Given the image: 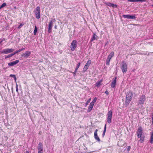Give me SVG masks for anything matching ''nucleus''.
I'll return each instance as SVG.
<instances>
[{
  "mask_svg": "<svg viewBox=\"0 0 153 153\" xmlns=\"http://www.w3.org/2000/svg\"><path fill=\"white\" fill-rule=\"evenodd\" d=\"M137 136L138 138H139L142 136L143 133V129L141 127H140L138 129L137 131Z\"/></svg>",
  "mask_w": 153,
  "mask_h": 153,
  "instance_id": "obj_7",
  "label": "nucleus"
},
{
  "mask_svg": "<svg viewBox=\"0 0 153 153\" xmlns=\"http://www.w3.org/2000/svg\"><path fill=\"white\" fill-rule=\"evenodd\" d=\"M97 100V98L96 97H95L93 100L91 102V103L92 104H94H94L96 102Z\"/></svg>",
  "mask_w": 153,
  "mask_h": 153,
  "instance_id": "obj_32",
  "label": "nucleus"
},
{
  "mask_svg": "<svg viewBox=\"0 0 153 153\" xmlns=\"http://www.w3.org/2000/svg\"><path fill=\"white\" fill-rule=\"evenodd\" d=\"M114 55V52H111L109 55L108 56V57L110 59H111V58Z\"/></svg>",
  "mask_w": 153,
  "mask_h": 153,
  "instance_id": "obj_20",
  "label": "nucleus"
},
{
  "mask_svg": "<svg viewBox=\"0 0 153 153\" xmlns=\"http://www.w3.org/2000/svg\"><path fill=\"white\" fill-rule=\"evenodd\" d=\"M105 93L107 94V95H108L109 94V92H108L107 90H106L105 92Z\"/></svg>",
  "mask_w": 153,
  "mask_h": 153,
  "instance_id": "obj_42",
  "label": "nucleus"
},
{
  "mask_svg": "<svg viewBox=\"0 0 153 153\" xmlns=\"http://www.w3.org/2000/svg\"><path fill=\"white\" fill-rule=\"evenodd\" d=\"M96 36H97H97H96L95 33H93V35L92 36V38L91 40V41L92 42L93 41H94V40L96 39H96Z\"/></svg>",
  "mask_w": 153,
  "mask_h": 153,
  "instance_id": "obj_17",
  "label": "nucleus"
},
{
  "mask_svg": "<svg viewBox=\"0 0 153 153\" xmlns=\"http://www.w3.org/2000/svg\"><path fill=\"white\" fill-rule=\"evenodd\" d=\"M143 55H149V53H148V52H146V53H143Z\"/></svg>",
  "mask_w": 153,
  "mask_h": 153,
  "instance_id": "obj_43",
  "label": "nucleus"
},
{
  "mask_svg": "<svg viewBox=\"0 0 153 153\" xmlns=\"http://www.w3.org/2000/svg\"><path fill=\"white\" fill-rule=\"evenodd\" d=\"M94 105V104H92L90 103V105H89L88 108L87 110V112H90L92 110L93 107V106Z\"/></svg>",
  "mask_w": 153,
  "mask_h": 153,
  "instance_id": "obj_16",
  "label": "nucleus"
},
{
  "mask_svg": "<svg viewBox=\"0 0 153 153\" xmlns=\"http://www.w3.org/2000/svg\"><path fill=\"white\" fill-rule=\"evenodd\" d=\"M38 153H43V151H38Z\"/></svg>",
  "mask_w": 153,
  "mask_h": 153,
  "instance_id": "obj_46",
  "label": "nucleus"
},
{
  "mask_svg": "<svg viewBox=\"0 0 153 153\" xmlns=\"http://www.w3.org/2000/svg\"><path fill=\"white\" fill-rule=\"evenodd\" d=\"M102 81L97 82L95 84V86L97 87H99L101 85Z\"/></svg>",
  "mask_w": 153,
  "mask_h": 153,
  "instance_id": "obj_22",
  "label": "nucleus"
},
{
  "mask_svg": "<svg viewBox=\"0 0 153 153\" xmlns=\"http://www.w3.org/2000/svg\"><path fill=\"white\" fill-rule=\"evenodd\" d=\"M89 67V66H87V65H85L83 69V72H85L88 69Z\"/></svg>",
  "mask_w": 153,
  "mask_h": 153,
  "instance_id": "obj_21",
  "label": "nucleus"
},
{
  "mask_svg": "<svg viewBox=\"0 0 153 153\" xmlns=\"http://www.w3.org/2000/svg\"><path fill=\"white\" fill-rule=\"evenodd\" d=\"M91 60H88V61H87V63H86V64L85 65L89 66L91 64Z\"/></svg>",
  "mask_w": 153,
  "mask_h": 153,
  "instance_id": "obj_29",
  "label": "nucleus"
},
{
  "mask_svg": "<svg viewBox=\"0 0 153 153\" xmlns=\"http://www.w3.org/2000/svg\"><path fill=\"white\" fill-rule=\"evenodd\" d=\"M19 62V61L18 60H16L14 61L9 63H8V65L9 66H13L16 65V64L18 63Z\"/></svg>",
  "mask_w": 153,
  "mask_h": 153,
  "instance_id": "obj_14",
  "label": "nucleus"
},
{
  "mask_svg": "<svg viewBox=\"0 0 153 153\" xmlns=\"http://www.w3.org/2000/svg\"><path fill=\"white\" fill-rule=\"evenodd\" d=\"M25 153H29V151H27Z\"/></svg>",
  "mask_w": 153,
  "mask_h": 153,
  "instance_id": "obj_49",
  "label": "nucleus"
},
{
  "mask_svg": "<svg viewBox=\"0 0 153 153\" xmlns=\"http://www.w3.org/2000/svg\"><path fill=\"white\" fill-rule=\"evenodd\" d=\"M80 64L81 63H80V62H79L78 63V64H77V66L75 70H77L78 69V68H79V67L80 65Z\"/></svg>",
  "mask_w": 153,
  "mask_h": 153,
  "instance_id": "obj_31",
  "label": "nucleus"
},
{
  "mask_svg": "<svg viewBox=\"0 0 153 153\" xmlns=\"http://www.w3.org/2000/svg\"><path fill=\"white\" fill-rule=\"evenodd\" d=\"M117 78V77L116 76L111 83V87L112 88H114L115 87L116 83Z\"/></svg>",
  "mask_w": 153,
  "mask_h": 153,
  "instance_id": "obj_12",
  "label": "nucleus"
},
{
  "mask_svg": "<svg viewBox=\"0 0 153 153\" xmlns=\"http://www.w3.org/2000/svg\"><path fill=\"white\" fill-rule=\"evenodd\" d=\"M2 8V7L1 6H0V10Z\"/></svg>",
  "mask_w": 153,
  "mask_h": 153,
  "instance_id": "obj_52",
  "label": "nucleus"
},
{
  "mask_svg": "<svg viewBox=\"0 0 153 153\" xmlns=\"http://www.w3.org/2000/svg\"><path fill=\"white\" fill-rule=\"evenodd\" d=\"M56 19H54L53 20V22H55L56 21Z\"/></svg>",
  "mask_w": 153,
  "mask_h": 153,
  "instance_id": "obj_48",
  "label": "nucleus"
},
{
  "mask_svg": "<svg viewBox=\"0 0 153 153\" xmlns=\"http://www.w3.org/2000/svg\"><path fill=\"white\" fill-rule=\"evenodd\" d=\"M16 91L18 93V85L17 84H16Z\"/></svg>",
  "mask_w": 153,
  "mask_h": 153,
  "instance_id": "obj_39",
  "label": "nucleus"
},
{
  "mask_svg": "<svg viewBox=\"0 0 153 153\" xmlns=\"http://www.w3.org/2000/svg\"><path fill=\"white\" fill-rule=\"evenodd\" d=\"M91 98H90L85 103V107L87 106V105L88 104V103L90 102L91 100Z\"/></svg>",
  "mask_w": 153,
  "mask_h": 153,
  "instance_id": "obj_30",
  "label": "nucleus"
},
{
  "mask_svg": "<svg viewBox=\"0 0 153 153\" xmlns=\"http://www.w3.org/2000/svg\"><path fill=\"white\" fill-rule=\"evenodd\" d=\"M3 42V40H2L0 42V43H1Z\"/></svg>",
  "mask_w": 153,
  "mask_h": 153,
  "instance_id": "obj_53",
  "label": "nucleus"
},
{
  "mask_svg": "<svg viewBox=\"0 0 153 153\" xmlns=\"http://www.w3.org/2000/svg\"><path fill=\"white\" fill-rule=\"evenodd\" d=\"M21 52V51H20V49H19V50H18V51H15V52H14L13 53V54H14V55H15L16 54V53H18L19 52Z\"/></svg>",
  "mask_w": 153,
  "mask_h": 153,
  "instance_id": "obj_36",
  "label": "nucleus"
},
{
  "mask_svg": "<svg viewBox=\"0 0 153 153\" xmlns=\"http://www.w3.org/2000/svg\"><path fill=\"white\" fill-rule=\"evenodd\" d=\"M112 113L113 112L112 110L109 111L108 112L107 120L108 123H110L111 122Z\"/></svg>",
  "mask_w": 153,
  "mask_h": 153,
  "instance_id": "obj_4",
  "label": "nucleus"
},
{
  "mask_svg": "<svg viewBox=\"0 0 153 153\" xmlns=\"http://www.w3.org/2000/svg\"><path fill=\"white\" fill-rule=\"evenodd\" d=\"M130 25H133V26H139V24H131Z\"/></svg>",
  "mask_w": 153,
  "mask_h": 153,
  "instance_id": "obj_40",
  "label": "nucleus"
},
{
  "mask_svg": "<svg viewBox=\"0 0 153 153\" xmlns=\"http://www.w3.org/2000/svg\"><path fill=\"white\" fill-rule=\"evenodd\" d=\"M139 54H140V55H143V53H139Z\"/></svg>",
  "mask_w": 153,
  "mask_h": 153,
  "instance_id": "obj_51",
  "label": "nucleus"
},
{
  "mask_svg": "<svg viewBox=\"0 0 153 153\" xmlns=\"http://www.w3.org/2000/svg\"><path fill=\"white\" fill-rule=\"evenodd\" d=\"M6 4L5 3H4L2 4L1 5L2 7L3 8L4 7H5L6 6Z\"/></svg>",
  "mask_w": 153,
  "mask_h": 153,
  "instance_id": "obj_37",
  "label": "nucleus"
},
{
  "mask_svg": "<svg viewBox=\"0 0 153 153\" xmlns=\"http://www.w3.org/2000/svg\"><path fill=\"white\" fill-rule=\"evenodd\" d=\"M111 60V59L108 58L107 57L106 60V65H109L110 61Z\"/></svg>",
  "mask_w": 153,
  "mask_h": 153,
  "instance_id": "obj_26",
  "label": "nucleus"
},
{
  "mask_svg": "<svg viewBox=\"0 0 153 153\" xmlns=\"http://www.w3.org/2000/svg\"><path fill=\"white\" fill-rule=\"evenodd\" d=\"M57 26L56 25H55V26H54V28H55V29H56V28H57Z\"/></svg>",
  "mask_w": 153,
  "mask_h": 153,
  "instance_id": "obj_50",
  "label": "nucleus"
},
{
  "mask_svg": "<svg viewBox=\"0 0 153 153\" xmlns=\"http://www.w3.org/2000/svg\"><path fill=\"white\" fill-rule=\"evenodd\" d=\"M140 138V140H139L140 142L141 143H142L143 142L144 140V137H141H141Z\"/></svg>",
  "mask_w": 153,
  "mask_h": 153,
  "instance_id": "obj_27",
  "label": "nucleus"
},
{
  "mask_svg": "<svg viewBox=\"0 0 153 153\" xmlns=\"http://www.w3.org/2000/svg\"><path fill=\"white\" fill-rule=\"evenodd\" d=\"M121 69L123 74H125L126 73L127 70V66L125 62L124 61L122 62Z\"/></svg>",
  "mask_w": 153,
  "mask_h": 153,
  "instance_id": "obj_3",
  "label": "nucleus"
},
{
  "mask_svg": "<svg viewBox=\"0 0 153 153\" xmlns=\"http://www.w3.org/2000/svg\"><path fill=\"white\" fill-rule=\"evenodd\" d=\"M77 42L76 40H73L71 43L70 48L72 51H74L76 48Z\"/></svg>",
  "mask_w": 153,
  "mask_h": 153,
  "instance_id": "obj_5",
  "label": "nucleus"
},
{
  "mask_svg": "<svg viewBox=\"0 0 153 153\" xmlns=\"http://www.w3.org/2000/svg\"><path fill=\"white\" fill-rule=\"evenodd\" d=\"M97 129H96L95 130L94 132V137L96 140L99 142L100 140L97 135Z\"/></svg>",
  "mask_w": 153,
  "mask_h": 153,
  "instance_id": "obj_11",
  "label": "nucleus"
},
{
  "mask_svg": "<svg viewBox=\"0 0 153 153\" xmlns=\"http://www.w3.org/2000/svg\"><path fill=\"white\" fill-rule=\"evenodd\" d=\"M31 52L30 51H28L25 52V53H23L21 55L22 57L25 58H28L31 54Z\"/></svg>",
  "mask_w": 153,
  "mask_h": 153,
  "instance_id": "obj_8",
  "label": "nucleus"
},
{
  "mask_svg": "<svg viewBox=\"0 0 153 153\" xmlns=\"http://www.w3.org/2000/svg\"><path fill=\"white\" fill-rule=\"evenodd\" d=\"M77 70H75L74 71L73 73L74 76H75L76 75V74L77 72Z\"/></svg>",
  "mask_w": 153,
  "mask_h": 153,
  "instance_id": "obj_38",
  "label": "nucleus"
},
{
  "mask_svg": "<svg viewBox=\"0 0 153 153\" xmlns=\"http://www.w3.org/2000/svg\"><path fill=\"white\" fill-rule=\"evenodd\" d=\"M13 56H14V54H13V53H11V54L5 56V59H6L7 58L11 57Z\"/></svg>",
  "mask_w": 153,
  "mask_h": 153,
  "instance_id": "obj_25",
  "label": "nucleus"
},
{
  "mask_svg": "<svg viewBox=\"0 0 153 153\" xmlns=\"http://www.w3.org/2000/svg\"><path fill=\"white\" fill-rule=\"evenodd\" d=\"M53 20L52 19L49 22V24L48 25V27L52 28L53 26Z\"/></svg>",
  "mask_w": 153,
  "mask_h": 153,
  "instance_id": "obj_24",
  "label": "nucleus"
},
{
  "mask_svg": "<svg viewBox=\"0 0 153 153\" xmlns=\"http://www.w3.org/2000/svg\"><path fill=\"white\" fill-rule=\"evenodd\" d=\"M36 10L35 11V15L36 18L37 19H39L40 17V7L39 6L36 8Z\"/></svg>",
  "mask_w": 153,
  "mask_h": 153,
  "instance_id": "obj_6",
  "label": "nucleus"
},
{
  "mask_svg": "<svg viewBox=\"0 0 153 153\" xmlns=\"http://www.w3.org/2000/svg\"><path fill=\"white\" fill-rule=\"evenodd\" d=\"M106 123L105 124V125L104 126V129L103 131V132L102 134V137H104V136L105 135V134L106 130Z\"/></svg>",
  "mask_w": 153,
  "mask_h": 153,
  "instance_id": "obj_19",
  "label": "nucleus"
},
{
  "mask_svg": "<svg viewBox=\"0 0 153 153\" xmlns=\"http://www.w3.org/2000/svg\"><path fill=\"white\" fill-rule=\"evenodd\" d=\"M131 149V146H128V148L127 149V150L128 151H129Z\"/></svg>",
  "mask_w": 153,
  "mask_h": 153,
  "instance_id": "obj_41",
  "label": "nucleus"
},
{
  "mask_svg": "<svg viewBox=\"0 0 153 153\" xmlns=\"http://www.w3.org/2000/svg\"><path fill=\"white\" fill-rule=\"evenodd\" d=\"M152 124H153V115H152Z\"/></svg>",
  "mask_w": 153,
  "mask_h": 153,
  "instance_id": "obj_47",
  "label": "nucleus"
},
{
  "mask_svg": "<svg viewBox=\"0 0 153 153\" xmlns=\"http://www.w3.org/2000/svg\"><path fill=\"white\" fill-rule=\"evenodd\" d=\"M14 50L12 49L7 48L3 50L2 52L5 54H6L11 53Z\"/></svg>",
  "mask_w": 153,
  "mask_h": 153,
  "instance_id": "obj_9",
  "label": "nucleus"
},
{
  "mask_svg": "<svg viewBox=\"0 0 153 153\" xmlns=\"http://www.w3.org/2000/svg\"><path fill=\"white\" fill-rule=\"evenodd\" d=\"M37 149L38 151H43V146L42 143L40 142L39 143L38 147Z\"/></svg>",
  "mask_w": 153,
  "mask_h": 153,
  "instance_id": "obj_15",
  "label": "nucleus"
},
{
  "mask_svg": "<svg viewBox=\"0 0 153 153\" xmlns=\"http://www.w3.org/2000/svg\"><path fill=\"white\" fill-rule=\"evenodd\" d=\"M146 99V97L144 94H142L139 97L137 105L138 108H141L143 107Z\"/></svg>",
  "mask_w": 153,
  "mask_h": 153,
  "instance_id": "obj_1",
  "label": "nucleus"
},
{
  "mask_svg": "<svg viewBox=\"0 0 153 153\" xmlns=\"http://www.w3.org/2000/svg\"><path fill=\"white\" fill-rule=\"evenodd\" d=\"M122 16L124 18L128 19H135L136 18L135 16L134 15H125L123 14L122 15Z\"/></svg>",
  "mask_w": 153,
  "mask_h": 153,
  "instance_id": "obj_10",
  "label": "nucleus"
},
{
  "mask_svg": "<svg viewBox=\"0 0 153 153\" xmlns=\"http://www.w3.org/2000/svg\"><path fill=\"white\" fill-rule=\"evenodd\" d=\"M105 4L108 6L112 7L113 8H117V4H114L110 2H106Z\"/></svg>",
  "mask_w": 153,
  "mask_h": 153,
  "instance_id": "obj_13",
  "label": "nucleus"
},
{
  "mask_svg": "<svg viewBox=\"0 0 153 153\" xmlns=\"http://www.w3.org/2000/svg\"><path fill=\"white\" fill-rule=\"evenodd\" d=\"M37 30L38 28L36 26H35L34 29L33 31V33L34 35H36V34Z\"/></svg>",
  "mask_w": 153,
  "mask_h": 153,
  "instance_id": "obj_23",
  "label": "nucleus"
},
{
  "mask_svg": "<svg viewBox=\"0 0 153 153\" xmlns=\"http://www.w3.org/2000/svg\"><path fill=\"white\" fill-rule=\"evenodd\" d=\"M132 97L133 93L131 91H130L126 93L125 102V106L126 107H127L128 106L132 100Z\"/></svg>",
  "mask_w": 153,
  "mask_h": 153,
  "instance_id": "obj_2",
  "label": "nucleus"
},
{
  "mask_svg": "<svg viewBox=\"0 0 153 153\" xmlns=\"http://www.w3.org/2000/svg\"><path fill=\"white\" fill-rule=\"evenodd\" d=\"M128 1L129 2H134V0H128Z\"/></svg>",
  "mask_w": 153,
  "mask_h": 153,
  "instance_id": "obj_45",
  "label": "nucleus"
},
{
  "mask_svg": "<svg viewBox=\"0 0 153 153\" xmlns=\"http://www.w3.org/2000/svg\"><path fill=\"white\" fill-rule=\"evenodd\" d=\"M152 7H153V5H152Z\"/></svg>",
  "mask_w": 153,
  "mask_h": 153,
  "instance_id": "obj_54",
  "label": "nucleus"
},
{
  "mask_svg": "<svg viewBox=\"0 0 153 153\" xmlns=\"http://www.w3.org/2000/svg\"><path fill=\"white\" fill-rule=\"evenodd\" d=\"M24 25V24L21 23L20 25L18 26V28L19 29L20 28Z\"/></svg>",
  "mask_w": 153,
  "mask_h": 153,
  "instance_id": "obj_33",
  "label": "nucleus"
},
{
  "mask_svg": "<svg viewBox=\"0 0 153 153\" xmlns=\"http://www.w3.org/2000/svg\"><path fill=\"white\" fill-rule=\"evenodd\" d=\"M152 53H153V52H152Z\"/></svg>",
  "mask_w": 153,
  "mask_h": 153,
  "instance_id": "obj_55",
  "label": "nucleus"
},
{
  "mask_svg": "<svg viewBox=\"0 0 153 153\" xmlns=\"http://www.w3.org/2000/svg\"><path fill=\"white\" fill-rule=\"evenodd\" d=\"M145 0H134V2H138V1H141V2H144L145 1Z\"/></svg>",
  "mask_w": 153,
  "mask_h": 153,
  "instance_id": "obj_35",
  "label": "nucleus"
},
{
  "mask_svg": "<svg viewBox=\"0 0 153 153\" xmlns=\"http://www.w3.org/2000/svg\"><path fill=\"white\" fill-rule=\"evenodd\" d=\"M10 76L12 77L13 78L15 82H16V75H15L11 74L10 75Z\"/></svg>",
  "mask_w": 153,
  "mask_h": 153,
  "instance_id": "obj_28",
  "label": "nucleus"
},
{
  "mask_svg": "<svg viewBox=\"0 0 153 153\" xmlns=\"http://www.w3.org/2000/svg\"><path fill=\"white\" fill-rule=\"evenodd\" d=\"M25 48H22V49H20V51H22L25 50Z\"/></svg>",
  "mask_w": 153,
  "mask_h": 153,
  "instance_id": "obj_44",
  "label": "nucleus"
},
{
  "mask_svg": "<svg viewBox=\"0 0 153 153\" xmlns=\"http://www.w3.org/2000/svg\"><path fill=\"white\" fill-rule=\"evenodd\" d=\"M150 142L151 144L153 143V132H151Z\"/></svg>",
  "mask_w": 153,
  "mask_h": 153,
  "instance_id": "obj_18",
  "label": "nucleus"
},
{
  "mask_svg": "<svg viewBox=\"0 0 153 153\" xmlns=\"http://www.w3.org/2000/svg\"><path fill=\"white\" fill-rule=\"evenodd\" d=\"M52 28L48 27V32L49 33H50L52 31Z\"/></svg>",
  "mask_w": 153,
  "mask_h": 153,
  "instance_id": "obj_34",
  "label": "nucleus"
}]
</instances>
